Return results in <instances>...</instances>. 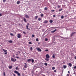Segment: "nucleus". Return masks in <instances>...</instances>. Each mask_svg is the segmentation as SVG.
Masks as SVG:
<instances>
[{"label":"nucleus","instance_id":"nucleus-1","mask_svg":"<svg viewBox=\"0 0 76 76\" xmlns=\"http://www.w3.org/2000/svg\"><path fill=\"white\" fill-rule=\"evenodd\" d=\"M14 73H16V74H17L18 76H20V73H19V72H18L17 71H15Z\"/></svg>","mask_w":76,"mask_h":76},{"label":"nucleus","instance_id":"nucleus-2","mask_svg":"<svg viewBox=\"0 0 76 76\" xmlns=\"http://www.w3.org/2000/svg\"><path fill=\"white\" fill-rule=\"evenodd\" d=\"M36 49H37L38 51H40V52H41L42 51V50H41V49L38 48H36Z\"/></svg>","mask_w":76,"mask_h":76},{"label":"nucleus","instance_id":"nucleus-3","mask_svg":"<svg viewBox=\"0 0 76 76\" xmlns=\"http://www.w3.org/2000/svg\"><path fill=\"white\" fill-rule=\"evenodd\" d=\"M20 37H21V35L20 34H18L17 37L18 38H20Z\"/></svg>","mask_w":76,"mask_h":76},{"label":"nucleus","instance_id":"nucleus-4","mask_svg":"<svg viewBox=\"0 0 76 76\" xmlns=\"http://www.w3.org/2000/svg\"><path fill=\"white\" fill-rule=\"evenodd\" d=\"M75 33H76V32L72 33L71 35V37H73V35H75Z\"/></svg>","mask_w":76,"mask_h":76},{"label":"nucleus","instance_id":"nucleus-5","mask_svg":"<svg viewBox=\"0 0 76 76\" xmlns=\"http://www.w3.org/2000/svg\"><path fill=\"white\" fill-rule=\"evenodd\" d=\"M68 65H69V67H72V64L71 63H69L68 64H67Z\"/></svg>","mask_w":76,"mask_h":76},{"label":"nucleus","instance_id":"nucleus-6","mask_svg":"<svg viewBox=\"0 0 76 76\" xmlns=\"http://www.w3.org/2000/svg\"><path fill=\"white\" fill-rule=\"evenodd\" d=\"M46 57L47 58H50V56H49V55L48 54H47L46 55Z\"/></svg>","mask_w":76,"mask_h":76},{"label":"nucleus","instance_id":"nucleus-7","mask_svg":"<svg viewBox=\"0 0 76 76\" xmlns=\"http://www.w3.org/2000/svg\"><path fill=\"white\" fill-rule=\"evenodd\" d=\"M24 64L25 65H24V68H27V64H26V63H24Z\"/></svg>","mask_w":76,"mask_h":76},{"label":"nucleus","instance_id":"nucleus-8","mask_svg":"<svg viewBox=\"0 0 76 76\" xmlns=\"http://www.w3.org/2000/svg\"><path fill=\"white\" fill-rule=\"evenodd\" d=\"M25 17H26V18H27L28 19L29 18V16L28 15L26 14L25 15Z\"/></svg>","mask_w":76,"mask_h":76},{"label":"nucleus","instance_id":"nucleus-9","mask_svg":"<svg viewBox=\"0 0 76 76\" xmlns=\"http://www.w3.org/2000/svg\"><path fill=\"white\" fill-rule=\"evenodd\" d=\"M56 31H57V29H55L54 30L52 31L51 32H52V33H54V32H55Z\"/></svg>","mask_w":76,"mask_h":76},{"label":"nucleus","instance_id":"nucleus-10","mask_svg":"<svg viewBox=\"0 0 76 76\" xmlns=\"http://www.w3.org/2000/svg\"><path fill=\"white\" fill-rule=\"evenodd\" d=\"M11 60L12 61H13V62H15V59L13 58H11Z\"/></svg>","mask_w":76,"mask_h":76},{"label":"nucleus","instance_id":"nucleus-11","mask_svg":"<svg viewBox=\"0 0 76 76\" xmlns=\"http://www.w3.org/2000/svg\"><path fill=\"white\" fill-rule=\"evenodd\" d=\"M26 28L27 29H28V30H30V28H28V25L26 26Z\"/></svg>","mask_w":76,"mask_h":76},{"label":"nucleus","instance_id":"nucleus-12","mask_svg":"<svg viewBox=\"0 0 76 76\" xmlns=\"http://www.w3.org/2000/svg\"><path fill=\"white\" fill-rule=\"evenodd\" d=\"M47 22H48V21L45 20L44 22L43 23H47Z\"/></svg>","mask_w":76,"mask_h":76},{"label":"nucleus","instance_id":"nucleus-13","mask_svg":"<svg viewBox=\"0 0 76 76\" xmlns=\"http://www.w3.org/2000/svg\"><path fill=\"white\" fill-rule=\"evenodd\" d=\"M3 50L4 52H7V50H4V49H3Z\"/></svg>","mask_w":76,"mask_h":76},{"label":"nucleus","instance_id":"nucleus-14","mask_svg":"<svg viewBox=\"0 0 76 76\" xmlns=\"http://www.w3.org/2000/svg\"><path fill=\"white\" fill-rule=\"evenodd\" d=\"M23 20L25 22H26V19H25V18H23Z\"/></svg>","mask_w":76,"mask_h":76},{"label":"nucleus","instance_id":"nucleus-15","mask_svg":"<svg viewBox=\"0 0 76 76\" xmlns=\"http://www.w3.org/2000/svg\"><path fill=\"white\" fill-rule=\"evenodd\" d=\"M52 57L53 58H55V55H54V54H53V55Z\"/></svg>","mask_w":76,"mask_h":76},{"label":"nucleus","instance_id":"nucleus-16","mask_svg":"<svg viewBox=\"0 0 76 76\" xmlns=\"http://www.w3.org/2000/svg\"><path fill=\"white\" fill-rule=\"evenodd\" d=\"M31 61V59H28L27 60V61L28 62H29Z\"/></svg>","mask_w":76,"mask_h":76},{"label":"nucleus","instance_id":"nucleus-17","mask_svg":"<svg viewBox=\"0 0 76 76\" xmlns=\"http://www.w3.org/2000/svg\"><path fill=\"white\" fill-rule=\"evenodd\" d=\"M9 68L10 69H12V66H10L9 67Z\"/></svg>","mask_w":76,"mask_h":76},{"label":"nucleus","instance_id":"nucleus-18","mask_svg":"<svg viewBox=\"0 0 76 76\" xmlns=\"http://www.w3.org/2000/svg\"><path fill=\"white\" fill-rule=\"evenodd\" d=\"M63 67L64 69H66L67 67V66L66 65H64Z\"/></svg>","mask_w":76,"mask_h":76},{"label":"nucleus","instance_id":"nucleus-19","mask_svg":"<svg viewBox=\"0 0 76 76\" xmlns=\"http://www.w3.org/2000/svg\"><path fill=\"white\" fill-rule=\"evenodd\" d=\"M45 60H46V61H49V59L47 58H46L45 59Z\"/></svg>","mask_w":76,"mask_h":76},{"label":"nucleus","instance_id":"nucleus-20","mask_svg":"<svg viewBox=\"0 0 76 76\" xmlns=\"http://www.w3.org/2000/svg\"><path fill=\"white\" fill-rule=\"evenodd\" d=\"M20 3V1H18L17 2V4H19Z\"/></svg>","mask_w":76,"mask_h":76},{"label":"nucleus","instance_id":"nucleus-21","mask_svg":"<svg viewBox=\"0 0 76 76\" xmlns=\"http://www.w3.org/2000/svg\"><path fill=\"white\" fill-rule=\"evenodd\" d=\"M9 42H10V43H12L13 42V41L12 40H10L8 41Z\"/></svg>","mask_w":76,"mask_h":76},{"label":"nucleus","instance_id":"nucleus-22","mask_svg":"<svg viewBox=\"0 0 76 76\" xmlns=\"http://www.w3.org/2000/svg\"><path fill=\"white\" fill-rule=\"evenodd\" d=\"M49 22L50 23H53V20H50Z\"/></svg>","mask_w":76,"mask_h":76},{"label":"nucleus","instance_id":"nucleus-23","mask_svg":"<svg viewBox=\"0 0 76 76\" xmlns=\"http://www.w3.org/2000/svg\"><path fill=\"white\" fill-rule=\"evenodd\" d=\"M31 62L32 63H33L34 62V60L33 59H31Z\"/></svg>","mask_w":76,"mask_h":76},{"label":"nucleus","instance_id":"nucleus-24","mask_svg":"<svg viewBox=\"0 0 76 76\" xmlns=\"http://www.w3.org/2000/svg\"><path fill=\"white\" fill-rule=\"evenodd\" d=\"M44 9L45 10H48V8L47 7H46Z\"/></svg>","mask_w":76,"mask_h":76},{"label":"nucleus","instance_id":"nucleus-25","mask_svg":"<svg viewBox=\"0 0 76 76\" xmlns=\"http://www.w3.org/2000/svg\"><path fill=\"white\" fill-rule=\"evenodd\" d=\"M38 16H36L35 17V19H37V18H38Z\"/></svg>","mask_w":76,"mask_h":76},{"label":"nucleus","instance_id":"nucleus-26","mask_svg":"<svg viewBox=\"0 0 76 76\" xmlns=\"http://www.w3.org/2000/svg\"><path fill=\"white\" fill-rule=\"evenodd\" d=\"M61 19H63V18H64V16L63 15L61 16Z\"/></svg>","mask_w":76,"mask_h":76},{"label":"nucleus","instance_id":"nucleus-27","mask_svg":"<svg viewBox=\"0 0 76 76\" xmlns=\"http://www.w3.org/2000/svg\"><path fill=\"white\" fill-rule=\"evenodd\" d=\"M38 20L39 21H41V18H39L38 19Z\"/></svg>","mask_w":76,"mask_h":76},{"label":"nucleus","instance_id":"nucleus-28","mask_svg":"<svg viewBox=\"0 0 76 76\" xmlns=\"http://www.w3.org/2000/svg\"><path fill=\"white\" fill-rule=\"evenodd\" d=\"M57 7L58 8H60V5H58V6H57Z\"/></svg>","mask_w":76,"mask_h":76},{"label":"nucleus","instance_id":"nucleus-29","mask_svg":"<svg viewBox=\"0 0 76 76\" xmlns=\"http://www.w3.org/2000/svg\"><path fill=\"white\" fill-rule=\"evenodd\" d=\"M41 17H43V16H44V14H41Z\"/></svg>","mask_w":76,"mask_h":76},{"label":"nucleus","instance_id":"nucleus-30","mask_svg":"<svg viewBox=\"0 0 76 76\" xmlns=\"http://www.w3.org/2000/svg\"><path fill=\"white\" fill-rule=\"evenodd\" d=\"M10 35H11V36H14V35L12 33H11L10 34Z\"/></svg>","mask_w":76,"mask_h":76},{"label":"nucleus","instance_id":"nucleus-31","mask_svg":"<svg viewBox=\"0 0 76 76\" xmlns=\"http://www.w3.org/2000/svg\"><path fill=\"white\" fill-rule=\"evenodd\" d=\"M32 50H33L32 47H31L30 48L31 51H32Z\"/></svg>","mask_w":76,"mask_h":76},{"label":"nucleus","instance_id":"nucleus-32","mask_svg":"<svg viewBox=\"0 0 76 76\" xmlns=\"http://www.w3.org/2000/svg\"><path fill=\"white\" fill-rule=\"evenodd\" d=\"M45 41H48V39L46 38L45 39Z\"/></svg>","mask_w":76,"mask_h":76},{"label":"nucleus","instance_id":"nucleus-33","mask_svg":"<svg viewBox=\"0 0 76 76\" xmlns=\"http://www.w3.org/2000/svg\"><path fill=\"white\" fill-rule=\"evenodd\" d=\"M28 44H32V42H29Z\"/></svg>","mask_w":76,"mask_h":76},{"label":"nucleus","instance_id":"nucleus-34","mask_svg":"<svg viewBox=\"0 0 76 76\" xmlns=\"http://www.w3.org/2000/svg\"><path fill=\"white\" fill-rule=\"evenodd\" d=\"M52 69V70H54V69H55V67H53Z\"/></svg>","mask_w":76,"mask_h":76},{"label":"nucleus","instance_id":"nucleus-35","mask_svg":"<svg viewBox=\"0 0 76 76\" xmlns=\"http://www.w3.org/2000/svg\"><path fill=\"white\" fill-rule=\"evenodd\" d=\"M44 65H45V66H47V63H45Z\"/></svg>","mask_w":76,"mask_h":76},{"label":"nucleus","instance_id":"nucleus-36","mask_svg":"<svg viewBox=\"0 0 76 76\" xmlns=\"http://www.w3.org/2000/svg\"><path fill=\"white\" fill-rule=\"evenodd\" d=\"M62 10V9H60L59 10V12H60V11H61Z\"/></svg>","mask_w":76,"mask_h":76},{"label":"nucleus","instance_id":"nucleus-37","mask_svg":"<svg viewBox=\"0 0 76 76\" xmlns=\"http://www.w3.org/2000/svg\"><path fill=\"white\" fill-rule=\"evenodd\" d=\"M36 41H38V39L37 38L36 39Z\"/></svg>","mask_w":76,"mask_h":76},{"label":"nucleus","instance_id":"nucleus-38","mask_svg":"<svg viewBox=\"0 0 76 76\" xmlns=\"http://www.w3.org/2000/svg\"><path fill=\"white\" fill-rule=\"evenodd\" d=\"M55 11V10H51V12H54Z\"/></svg>","mask_w":76,"mask_h":76},{"label":"nucleus","instance_id":"nucleus-39","mask_svg":"<svg viewBox=\"0 0 76 76\" xmlns=\"http://www.w3.org/2000/svg\"><path fill=\"white\" fill-rule=\"evenodd\" d=\"M6 0H3V2H4V3H5L6 2Z\"/></svg>","mask_w":76,"mask_h":76},{"label":"nucleus","instance_id":"nucleus-40","mask_svg":"<svg viewBox=\"0 0 76 76\" xmlns=\"http://www.w3.org/2000/svg\"><path fill=\"white\" fill-rule=\"evenodd\" d=\"M73 68H74V69H76V66H74Z\"/></svg>","mask_w":76,"mask_h":76},{"label":"nucleus","instance_id":"nucleus-41","mask_svg":"<svg viewBox=\"0 0 76 76\" xmlns=\"http://www.w3.org/2000/svg\"><path fill=\"white\" fill-rule=\"evenodd\" d=\"M32 37H35V36H34V35L32 34Z\"/></svg>","mask_w":76,"mask_h":76},{"label":"nucleus","instance_id":"nucleus-42","mask_svg":"<svg viewBox=\"0 0 76 76\" xmlns=\"http://www.w3.org/2000/svg\"><path fill=\"white\" fill-rule=\"evenodd\" d=\"M4 53L5 54H7V52H5Z\"/></svg>","mask_w":76,"mask_h":76},{"label":"nucleus","instance_id":"nucleus-43","mask_svg":"<svg viewBox=\"0 0 76 76\" xmlns=\"http://www.w3.org/2000/svg\"><path fill=\"white\" fill-rule=\"evenodd\" d=\"M27 25H28V26H29V25H30V24H29V23H28L27 24Z\"/></svg>","mask_w":76,"mask_h":76},{"label":"nucleus","instance_id":"nucleus-44","mask_svg":"<svg viewBox=\"0 0 76 76\" xmlns=\"http://www.w3.org/2000/svg\"><path fill=\"white\" fill-rule=\"evenodd\" d=\"M23 34H26V33H25V31H23Z\"/></svg>","mask_w":76,"mask_h":76},{"label":"nucleus","instance_id":"nucleus-45","mask_svg":"<svg viewBox=\"0 0 76 76\" xmlns=\"http://www.w3.org/2000/svg\"><path fill=\"white\" fill-rule=\"evenodd\" d=\"M54 72H56L57 71H56V70H54Z\"/></svg>","mask_w":76,"mask_h":76},{"label":"nucleus","instance_id":"nucleus-46","mask_svg":"<svg viewBox=\"0 0 76 76\" xmlns=\"http://www.w3.org/2000/svg\"><path fill=\"white\" fill-rule=\"evenodd\" d=\"M53 16L54 17V18H55L56 15H54Z\"/></svg>","mask_w":76,"mask_h":76},{"label":"nucleus","instance_id":"nucleus-47","mask_svg":"<svg viewBox=\"0 0 76 76\" xmlns=\"http://www.w3.org/2000/svg\"><path fill=\"white\" fill-rule=\"evenodd\" d=\"M45 51H48V50H45Z\"/></svg>","mask_w":76,"mask_h":76},{"label":"nucleus","instance_id":"nucleus-48","mask_svg":"<svg viewBox=\"0 0 76 76\" xmlns=\"http://www.w3.org/2000/svg\"><path fill=\"white\" fill-rule=\"evenodd\" d=\"M68 73H69V74H70V71H68Z\"/></svg>","mask_w":76,"mask_h":76},{"label":"nucleus","instance_id":"nucleus-49","mask_svg":"<svg viewBox=\"0 0 76 76\" xmlns=\"http://www.w3.org/2000/svg\"><path fill=\"white\" fill-rule=\"evenodd\" d=\"M2 14L1 13H0V16H1Z\"/></svg>","mask_w":76,"mask_h":76},{"label":"nucleus","instance_id":"nucleus-50","mask_svg":"<svg viewBox=\"0 0 76 76\" xmlns=\"http://www.w3.org/2000/svg\"><path fill=\"white\" fill-rule=\"evenodd\" d=\"M4 76H5V72H4Z\"/></svg>","mask_w":76,"mask_h":76},{"label":"nucleus","instance_id":"nucleus-51","mask_svg":"<svg viewBox=\"0 0 76 76\" xmlns=\"http://www.w3.org/2000/svg\"><path fill=\"white\" fill-rule=\"evenodd\" d=\"M16 58H19V57H16Z\"/></svg>","mask_w":76,"mask_h":76},{"label":"nucleus","instance_id":"nucleus-52","mask_svg":"<svg viewBox=\"0 0 76 76\" xmlns=\"http://www.w3.org/2000/svg\"><path fill=\"white\" fill-rule=\"evenodd\" d=\"M15 69H16V70H18V67H16Z\"/></svg>","mask_w":76,"mask_h":76},{"label":"nucleus","instance_id":"nucleus-53","mask_svg":"<svg viewBox=\"0 0 76 76\" xmlns=\"http://www.w3.org/2000/svg\"><path fill=\"white\" fill-rule=\"evenodd\" d=\"M75 59L76 60V56L75 57Z\"/></svg>","mask_w":76,"mask_h":76},{"label":"nucleus","instance_id":"nucleus-54","mask_svg":"<svg viewBox=\"0 0 76 76\" xmlns=\"http://www.w3.org/2000/svg\"><path fill=\"white\" fill-rule=\"evenodd\" d=\"M16 56H18V54H16Z\"/></svg>","mask_w":76,"mask_h":76},{"label":"nucleus","instance_id":"nucleus-55","mask_svg":"<svg viewBox=\"0 0 76 76\" xmlns=\"http://www.w3.org/2000/svg\"><path fill=\"white\" fill-rule=\"evenodd\" d=\"M67 76H69V74H67Z\"/></svg>","mask_w":76,"mask_h":76},{"label":"nucleus","instance_id":"nucleus-56","mask_svg":"<svg viewBox=\"0 0 76 76\" xmlns=\"http://www.w3.org/2000/svg\"><path fill=\"white\" fill-rule=\"evenodd\" d=\"M15 61H16V59H15Z\"/></svg>","mask_w":76,"mask_h":76},{"label":"nucleus","instance_id":"nucleus-57","mask_svg":"<svg viewBox=\"0 0 76 76\" xmlns=\"http://www.w3.org/2000/svg\"><path fill=\"white\" fill-rule=\"evenodd\" d=\"M66 13H68V12H66Z\"/></svg>","mask_w":76,"mask_h":76},{"label":"nucleus","instance_id":"nucleus-58","mask_svg":"<svg viewBox=\"0 0 76 76\" xmlns=\"http://www.w3.org/2000/svg\"><path fill=\"white\" fill-rule=\"evenodd\" d=\"M1 26V25L0 24V27Z\"/></svg>","mask_w":76,"mask_h":76},{"label":"nucleus","instance_id":"nucleus-59","mask_svg":"<svg viewBox=\"0 0 76 76\" xmlns=\"http://www.w3.org/2000/svg\"><path fill=\"white\" fill-rule=\"evenodd\" d=\"M63 1H65V0H63Z\"/></svg>","mask_w":76,"mask_h":76},{"label":"nucleus","instance_id":"nucleus-60","mask_svg":"<svg viewBox=\"0 0 76 76\" xmlns=\"http://www.w3.org/2000/svg\"><path fill=\"white\" fill-rule=\"evenodd\" d=\"M67 17V16H65V17Z\"/></svg>","mask_w":76,"mask_h":76},{"label":"nucleus","instance_id":"nucleus-61","mask_svg":"<svg viewBox=\"0 0 76 76\" xmlns=\"http://www.w3.org/2000/svg\"><path fill=\"white\" fill-rule=\"evenodd\" d=\"M72 69H73V67H72Z\"/></svg>","mask_w":76,"mask_h":76},{"label":"nucleus","instance_id":"nucleus-62","mask_svg":"<svg viewBox=\"0 0 76 76\" xmlns=\"http://www.w3.org/2000/svg\"><path fill=\"white\" fill-rule=\"evenodd\" d=\"M1 46V45H0V46Z\"/></svg>","mask_w":76,"mask_h":76}]
</instances>
